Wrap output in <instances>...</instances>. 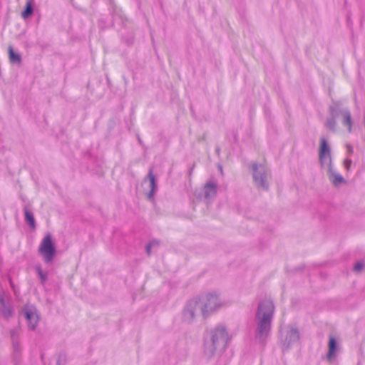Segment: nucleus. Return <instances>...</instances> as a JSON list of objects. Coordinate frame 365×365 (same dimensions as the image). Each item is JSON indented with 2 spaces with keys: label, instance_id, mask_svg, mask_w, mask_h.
Here are the masks:
<instances>
[{
  "label": "nucleus",
  "instance_id": "f257e3e1",
  "mask_svg": "<svg viewBox=\"0 0 365 365\" xmlns=\"http://www.w3.org/2000/svg\"><path fill=\"white\" fill-rule=\"evenodd\" d=\"M274 310V304L270 299H264L258 304L255 317V334L256 339L261 343H264L269 335Z\"/></svg>",
  "mask_w": 365,
  "mask_h": 365
},
{
  "label": "nucleus",
  "instance_id": "f03ea898",
  "mask_svg": "<svg viewBox=\"0 0 365 365\" xmlns=\"http://www.w3.org/2000/svg\"><path fill=\"white\" fill-rule=\"evenodd\" d=\"M228 341L229 334L225 326L219 325L212 329L204 340V356L210 360L220 355L225 349Z\"/></svg>",
  "mask_w": 365,
  "mask_h": 365
},
{
  "label": "nucleus",
  "instance_id": "7ed1b4c3",
  "mask_svg": "<svg viewBox=\"0 0 365 365\" xmlns=\"http://www.w3.org/2000/svg\"><path fill=\"white\" fill-rule=\"evenodd\" d=\"M195 297L200 299V315L204 319H207L227 304L221 297L220 293L216 290L210 291Z\"/></svg>",
  "mask_w": 365,
  "mask_h": 365
},
{
  "label": "nucleus",
  "instance_id": "20e7f679",
  "mask_svg": "<svg viewBox=\"0 0 365 365\" xmlns=\"http://www.w3.org/2000/svg\"><path fill=\"white\" fill-rule=\"evenodd\" d=\"M318 155L321 166L327 170L329 180L332 182H344V178L332 165L331 147L324 137L320 138Z\"/></svg>",
  "mask_w": 365,
  "mask_h": 365
},
{
  "label": "nucleus",
  "instance_id": "39448f33",
  "mask_svg": "<svg viewBox=\"0 0 365 365\" xmlns=\"http://www.w3.org/2000/svg\"><path fill=\"white\" fill-rule=\"evenodd\" d=\"M200 314V298L192 297L187 299L182 306L178 319L185 325L194 324Z\"/></svg>",
  "mask_w": 365,
  "mask_h": 365
},
{
  "label": "nucleus",
  "instance_id": "423d86ee",
  "mask_svg": "<svg viewBox=\"0 0 365 365\" xmlns=\"http://www.w3.org/2000/svg\"><path fill=\"white\" fill-rule=\"evenodd\" d=\"M38 251L46 263H51L53 260L56 255V247L50 233L46 234L43 238Z\"/></svg>",
  "mask_w": 365,
  "mask_h": 365
},
{
  "label": "nucleus",
  "instance_id": "0eeeda50",
  "mask_svg": "<svg viewBox=\"0 0 365 365\" xmlns=\"http://www.w3.org/2000/svg\"><path fill=\"white\" fill-rule=\"evenodd\" d=\"M217 184H198L194 188V195L197 199L209 202L215 195Z\"/></svg>",
  "mask_w": 365,
  "mask_h": 365
},
{
  "label": "nucleus",
  "instance_id": "6e6552de",
  "mask_svg": "<svg viewBox=\"0 0 365 365\" xmlns=\"http://www.w3.org/2000/svg\"><path fill=\"white\" fill-rule=\"evenodd\" d=\"M21 314L26 319L30 330H34L39 322V316L36 308L31 304H26L21 309Z\"/></svg>",
  "mask_w": 365,
  "mask_h": 365
},
{
  "label": "nucleus",
  "instance_id": "1a4fd4ad",
  "mask_svg": "<svg viewBox=\"0 0 365 365\" xmlns=\"http://www.w3.org/2000/svg\"><path fill=\"white\" fill-rule=\"evenodd\" d=\"M299 332L297 328L289 327L282 334V344L284 349H288L299 340Z\"/></svg>",
  "mask_w": 365,
  "mask_h": 365
},
{
  "label": "nucleus",
  "instance_id": "9d476101",
  "mask_svg": "<svg viewBox=\"0 0 365 365\" xmlns=\"http://www.w3.org/2000/svg\"><path fill=\"white\" fill-rule=\"evenodd\" d=\"M252 169L255 182H265L268 180L269 171L264 165L252 164Z\"/></svg>",
  "mask_w": 365,
  "mask_h": 365
},
{
  "label": "nucleus",
  "instance_id": "9b49d317",
  "mask_svg": "<svg viewBox=\"0 0 365 365\" xmlns=\"http://www.w3.org/2000/svg\"><path fill=\"white\" fill-rule=\"evenodd\" d=\"M136 189L140 195L153 202L154 201V194L158 190V184H139Z\"/></svg>",
  "mask_w": 365,
  "mask_h": 365
},
{
  "label": "nucleus",
  "instance_id": "f8f14e48",
  "mask_svg": "<svg viewBox=\"0 0 365 365\" xmlns=\"http://www.w3.org/2000/svg\"><path fill=\"white\" fill-rule=\"evenodd\" d=\"M13 314L14 310L12 307L7 305L4 298L0 297V315L6 319H9Z\"/></svg>",
  "mask_w": 365,
  "mask_h": 365
},
{
  "label": "nucleus",
  "instance_id": "ddd939ff",
  "mask_svg": "<svg viewBox=\"0 0 365 365\" xmlns=\"http://www.w3.org/2000/svg\"><path fill=\"white\" fill-rule=\"evenodd\" d=\"M329 350L327 355V360L331 361L336 356V341L334 336H329Z\"/></svg>",
  "mask_w": 365,
  "mask_h": 365
},
{
  "label": "nucleus",
  "instance_id": "4468645a",
  "mask_svg": "<svg viewBox=\"0 0 365 365\" xmlns=\"http://www.w3.org/2000/svg\"><path fill=\"white\" fill-rule=\"evenodd\" d=\"M342 124L347 128L348 132L352 131V120L351 113L349 110L345 109L341 111Z\"/></svg>",
  "mask_w": 365,
  "mask_h": 365
},
{
  "label": "nucleus",
  "instance_id": "2eb2a0df",
  "mask_svg": "<svg viewBox=\"0 0 365 365\" xmlns=\"http://www.w3.org/2000/svg\"><path fill=\"white\" fill-rule=\"evenodd\" d=\"M24 215H25V220L26 223L29 225L31 229H36V222L34 219V214L29 210L27 207L24 208Z\"/></svg>",
  "mask_w": 365,
  "mask_h": 365
},
{
  "label": "nucleus",
  "instance_id": "dca6fc26",
  "mask_svg": "<svg viewBox=\"0 0 365 365\" xmlns=\"http://www.w3.org/2000/svg\"><path fill=\"white\" fill-rule=\"evenodd\" d=\"M9 60L13 63H20L21 58L19 54L14 53L11 46L9 47Z\"/></svg>",
  "mask_w": 365,
  "mask_h": 365
},
{
  "label": "nucleus",
  "instance_id": "f3484780",
  "mask_svg": "<svg viewBox=\"0 0 365 365\" xmlns=\"http://www.w3.org/2000/svg\"><path fill=\"white\" fill-rule=\"evenodd\" d=\"M327 127L332 131L336 130V121L334 117L329 118L326 122Z\"/></svg>",
  "mask_w": 365,
  "mask_h": 365
},
{
  "label": "nucleus",
  "instance_id": "a211bd4d",
  "mask_svg": "<svg viewBox=\"0 0 365 365\" xmlns=\"http://www.w3.org/2000/svg\"><path fill=\"white\" fill-rule=\"evenodd\" d=\"M32 11H33V9H32L31 4V2L28 1L26 3V8L22 13V17L24 19L27 18L29 16H30L32 14Z\"/></svg>",
  "mask_w": 365,
  "mask_h": 365
},
{
  "label": "nucleus",
  "instance_id": "6ab92c4d",
  "mask_svg": "<svg viewBox=\"0 0 365 365\" xmlns=\"http://www.w3.org/2000/svg\"><path fill=\"white\" fill-rule=\"evenodd\" d=\"M35 269H36L42 283H44L47 279L46 274L43 273L40 265H36L35 267Z\"/></svg>",
  "mask_w": 365,
  "mask_h": 365
},
{
  "label": "nucleus",
  "instance_id": "aec40b11",
  "mask_svg": "<svg viewBox=\"0 0 365 365\" xmlns=\"http://www.w3.org/2000/svg\"><path fill=\"white\" fill-rule=\"evenodd\" d=\"M269 184H257V189L258 191H267L268 190Z\"/></svg>",
  "mask_w": 365,
  "mask_h": 365
},
{
  "label": "nucleus",
  "instance_id": "412c9836",
  "mask_svg": "<svg viewBox=\"0 0 365 365\" xmlns=\"http://www.w3.org/2000/svg\"><path fill=\"white\" fill-rule=\"evenodd\" d=\"M158 243V242L156 241H153L151 242H150L149 244H148L146 245V252L148 253V255H150V252H151V247L153 246V245H157Z\"/></svg>",
  "mask_w": 365,
  "mask_h": 365
},
{
  "label": "nucleus",
  "instance_id": "4be33fe9",
  "mask_svg": "<svg viewBox=\"0 0 365 365\" xmlns=\"http://www.w3.org/2000/svg\"><path fill=\"white\" fill-rule=\"evenodd\" d=\"M364 267V264L362 262H357L354 267V271L356 272H360L362 270V269Z\"/></svg>",
  "mask_w": 365,
  "mask_h": 365
},
{
  "label": "nucleus",
  "instance_id": "5701e85b",
  "mask_svg": "<svg viewBox=\"0 0 365 365\" xmlns=\"http://www.w3.org/2000/svg\"><path fill=\"white\" fill-rule=\"evenodd\" d=\"M351 160L349 158H346L344 161V165L346 168V170H349L351 165Z\"/></svg>",
  "mask_w": 365,
  "mask_h": 365
},
{
  "label": "nucleus",
  "instance_id": "b1692460",
  "mask_svg": "<svg viewBox=\"0 0 365 365\" xmlns=\"http://www.w3.org/2000/svg\"><path fill=\"white\" fill-rule=\"evenodd\" d=\"M18 336H19V333L16 329H13L11 331V337L13 340H14L15 339H17Z\"/></svg>",
  "mask_w": 365,
  "mask_h": 365
},
{
  "label": "nucleus",
  "instance_id": "393cba45",
  "mask_svg": "<svg viewBox=\"0 0 365 365\" xmlns=\"http://www.w3.org/2000/svg\"><path fill=\"white\" fill-rule=\"evenodd\" d=\"M346 150H347V154L349 155H351L354 152V148L351 145H346Z\"/></svg>",
  "mask_w": 365,
  "mask_h": 365
},
{
  "label": "nucleus",
  "instance_id": "a878e982",
  "mask_svg": "<svg viewBox=\"0 0 365 365\" xmlns=\"http://www.w3.org/2000/svg\"><path fill=\"white\" fill-rule=\"evenodd\" d=\"M148 177H149V179H150V182H151V183L155 182V176L153 175L151 170H150V172H149Z\"/></svg>",
  "mask_w": 365,
  "mask_h": 365
},
{
  "label": "nucleus",
  "instance_id": "bb28decb",
  "mask_svg": "<svg viewBox=\"0 0 365 365\" xmlns=\"http://www.w3.org/2000/svg\"><path fill=\"white\" fill-rule=\"evenodd\" d=\"M218 168H219V170H220V172H222V166H221V165H218Z\"/></svg>",
  "mask_w": 365,
  "mask_h": 365
},
{
  "label": "nucleus",
  "instance_id": "cd10ccee",
  "mask_svg": "<svg viewBox=\"0 0 365 365\" xmlns=\"http://www.w3.org/2000/svg\"><path fill=\"white\" fill-rule=\"evenodd\" d=\"M10 284H11V286L12 287H14V283L12 282V281H11V280H10Z\"/></svg>",
  "mask_w": 365,
  "mask_h": 365
},
{
  "label": "nucleus",
  "instance_id": "c85d7f7f",
  "mask_svg": "<svg viewBox=\"0 0 365 365\" xmlns=\"http://www.w3.org/2000/svg\"><path fill=\"white\" fill-rule=\"evenodd\" d=\"M56 365H60V364H59V362H58V361H57V364H56Z\"/></svg>",
  "mask_w": 365,
  "mask_h": 365
}]
</instances>
